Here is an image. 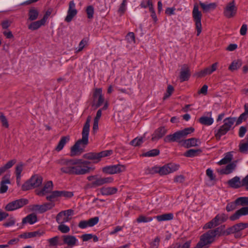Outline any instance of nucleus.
Here are the masks:
<instances>
[{"mask_svg":"<svg viewBox=\"0 0 248 248\" xmlns=\"http://www.w3.org/2000/svg\"><path fill=\"white\" fill-rule=\"evenodd\" d=\"M56 163L62 167L61 171L69 175H82L94 171L95 168L90 165V162L82 159H61Z\"/></svg>","mask_w":248,"mask_h":248,"instance_id":"obj_1","label":"nucleus"},{"mask_svg":"<svg viewBox=\"0 0 248 248\" xmlns=\"http://www.w3.org/2000/svg\"><path fill=\"white\" fill-rule=\"evenodd\" d=\"M194 131L192 127L185 128L183 130L178 131L173 134L168 135L165 137L164 140L166 142H177L182 144V139L186 138L188 134Z\"/></svg>","mask_w":248,"mask_h":248,"instance_id":"obj_2","label":"nucleus"},{"mask_svg":"<svg viewBox=\"0 0 248 248\" xmlns=\"http://www.w3.org/2000/svg\"><path fill=\"white\" fill-rule=\"evenodd\" d=\"M89 143V134L82 132V138L78 140L71 149V156L80 155L84 152V148Z\"/></svg>","mask_w":248,"mask_h":248,"instance_id":"obj_3","label":"nucleus"},{"mask_svg":"<svg viewBox=\"0 0 248 248\" xmlns=\"http://www.w3.org/2000/svg\"><path fill=\"white\" fill-rule=\"evenodd\" d=\"M42 182L43 177L41 176L38 174L33 175L22 185V189L26 191L39 187L42 185Z\"/></svg>","mask_w":248,"mask_h":248,"instance_id":"obj_4","label":"nucleus"},{"mask_svg":"<svg viewBox=\"0 0 248 248\" xmlns=\"http://www.w3.org/2000/svg\"><path fill=\"white\" fill-rule=\"evenodd\" d=\"M235 121V118L228 117L225 119L223 121L224 124L220 127L217 133L216 134V138L219 140L222 136L225 135L231 129Z\"/></svg>","mask_w":248,"mask_h":248,"instance_id":"obj_5","label":"nucleus"},{"mask_svg":"<svg viewBox=\"0 0 248 248\" xmlns=\"http://www.w3.org/2000/svg\"><path fill=\"white\" fill-rule=\"evenodd\" d=\"M192 17L195 23V26L197 31V35L199 36L202 32L201 19L202 14L199 11L198 6L197 4L194 5L192 11Z\"/></svg>","mask_w":248,"mask_h":248,"instance_id":"obj_6","label":"nucleus"},{"mask_svg":"<svg viewBox=\"0 0 248 248\" xmlns=\"http://www.w3.org/2000/svg\"><path fill=\"white\" fill-rule=\"evenodd\" d=\"M214 241L215 237L211 232L208 231L201 236L200 241L197 243L194 248H202L204 246L211 244Z\"/></svg>","mask_w":248,"mask_h":248,"instance_id":"obj_7","label":"nucleus"},{"mask_svg":"<svg viewBox=\"0 0 248 248\" xmlns=\"http://www.w3.org/2000/svg\"><path fill=\"white\" fill-rule=\"evenodd\" d=\"M125 170V166L122 164L108 166L102 168V171L108 174L120 173L124 172Z\"/></svg>","mask_w":248,"mask_h":248,"instance_id":"obj_8","label":"nucleus"},{"mask_svg":"<svg viewBox=\"0 0 248 248\" xmlns=\"http://www.w3.org/2000/svg\"><path fill=\"white\" fill-rule=\"evenodd\" d=\"M28 202V200L21 199L8 203L4 207L7 211H13L21 208Z\"/></svg>","mask_w":248,"mask_h":248,"instance_id":"obj_9","label":"nucleus"},{"mask_svg":"<svg viewBox=\"0 0 248 248\" xmlns=\"http://www.w3.org/2000/svg\"><path fill=\"white\" fill-rule=\"evenodd\" d=\"M237 10V8L235 5V2L233 0L226 5L224 8L223 14L226 17L231 18L235 16Z\"/></svg>","mask_w":248,"mask_h":248,"instance_id":"obj_10","label":"nucleus"},{"mask_svg":"<svg viewBox=\"0 0 248 248\" xmlns=\"http://www.w3.org/2000/svg\"><path fill=\"white\" fill-rule=\"evenodd\" d=\"M113 181V178L112 177H102L98 176L96 181L93 182L91 185H87L85 186V188L88 189L91 187L100 186L105 184L112 183Z\"/></svg>","mask_w":248,"mask_h":248,"instance_id":"obj_11","label":"nucleus"},{"mask_svg":"<svg viewBox=\"0 0 248 248\" xmlns=\"http://www.w3.org/2000/svg\"><path fill=\"white\" fill-rule=\"evenodd\" d=\"M179 167V165L173 163L165 164L160 167V175H166L173 173L178 170Z\"/></svg>","mask_w":248,"mask_h":248,"instance_id":"obj_12","label":"nucleus"},{"mask_svg":"<svg viewBox=\"0 0 248 248\" xmlns=\"http://www.w3.org/2000/svg\"><path fill=\"white\" fill-rule=\"evenodd\" d=\"M62 241V244L67 246L68 248H72L77 245L78 240L77 238L72 235L64 234L61 236Z\"/></svg>","mask_w":248,"mask_h":248,"instance_id":"obj_13","label":"nucleus"},{"mask_svg":"<svg viewBox=\"0 0 248 248\" xmlns=\"http://www.w3.org/2000/svg\"><path fill=\"white\" fill-rule=\"evenodd\" d=\"M74 213V211L69 209L60 212L56 217V221L58 223L67 222L71 219L70 216Z\"/></svg>","mask_w":248,"mask_h":248,"instance_id":"obj_14","label":"nucleus"},{"mask_svg":"<svg viewBox=\"0 0 248 248\" xmlns=\"http://www.w3.org/2000/svg\"><path fill=\"white\" fill-rule=\"evenodd\" d=\"M53 183L51 181L46 182L41 189H37L35 190L36 194L39 196H44L48 195L53 189Z\"/></svg>","mask_w":248,"mask_h":248,"instance_id":"obj_15","label":"nucleus"},{"mask_svg":"<svg viewBox=\"0 0 248 248\" xmlns=\"http://www.w3.org/2000/svg\"><path fill=\"white\" fill-rule=\"evenodd\" d=\"M248 228V223H239L226 229V235L233 233H237L244 229Z\"/></svg>","mask_w":248,"mask_h":248,"instance_id":"obj_16","label":"nucleus"},{"mask_svg":"<svg viewBox=\"0 0 248 248\" xmlns=\"http://www.w3.org/2000/svg\"><path fill=\"white\" fill-rule=\"evenodd\" d=\"M78 13V11L76 9V4L74 0H71L69 3V7L67 11V15L65 18V21L67 22H70Z\"/></svg>","mask_w":248,"mask_h":248,"instance_id":"obj_17","label":"nucleus"},{"mask_svg":"<svg viewBox=\"0 0 248 248\" xmlns=\"http://www.w3.org/2000/svg\"><path fill=\"white\" fill-rule=\"evenodd\" d=\"M102 90L101 88L96 89L93 93V97L94 98V101L96 99H97V102L94 103L93 106H94L95 108H97L99 107L104 102V98L103 97L102 94Z\"/></svg>","mask_w":248,"mask_h":248,"instance_id":"obj_18","label":"nucleus"},{"mask_svg":"<svg viewBox=\"0 0 248 248\" xmlns=\"http://www.w3.org/2000/svg\"><path fill=\"white\" fill-rule=\"evenodd\" d=\"M99 221V217H97L91 218L88 220H81L78 224L80 228L84 229L88 226L92 227L96 225Z\"/></svg>","mask_w":248,"mask_h":248,"instance_id":"obj_19","label":"nucleus"},{"mask_svg":"<svg viewBox=\"0 0 248 248\" xmlns=\"http://www.w3.org/2000/svg\"><path fill=\"white\" fill-rule=\"evenodd\" d=\"M248 215V206H244L237 210L234 214L230 217L232 221L239 219L242 216Z\"/></svg>","mask_w":248,"mask_h":248,"instance_id":"obj_20","label":"nucleus"},{"mask_svg":"<svg viewBox=\"0 0 248 248\" xmlns=\"http://www.w3.org/2000/svg\"><path fill=\"white\" fill-rule=\"evenodd\" d=\"M167 129L164 126L158 128L153 134L152 140L155 141L161 139L167 133Z\"/></svg>","mask_w":248,"mask_h":248,"instance_id":"obj_21","label":"nucleus"},{"mask_svg":"<svg viewBox=\"0 0 248 248\" xmlns=\"http://www.w3.org/2000/svg\"><path fill=\"white\" fill-rule=\"evenodd\" d=\"M10 177V174H7L5 175L4 176H3V177L2 178V180L0 182V193H4L8 190V187L6 185L10 184V181L9 179Z\"/></svg>","mask_w":248,"mask_h":248,"instance_id":"obj_22","label":"nucleus"},{"mask_svg":"<svg viewBox=\"0 0 248 248\" xmlns=\"http://www.w3.org/2000/svg\"><path fill=\"white\" fill-rule=\"evenodd\" d=\"M201 143L200 140L196 138H190L184 140L182 141V146L188 148L191 147L197 146Z\"/></svg>","mask_w":248,"mask_h":248,"instance_id":"obj_23","label":"nucleus"},{"mask_svg":"<svg viewBox=\"0 0 248 248\" xmlns=\"http://www.w3.org/2000/svg\"><path fill=\"white\" fill-rule=\"evenodd\" d=\"M45 233V231L43 230H38L35 232H24L19 235L20 238H23L25 239L32 238L34 237H40Z\"/></svg>","mask_w":248,"mask_h":248,"instance_id":"obj_24","label":"nucleus"},{"mask_svg":"<svg viewBox=\"0 0 248 248\" xmlns=\"http://www.w3.org/2000/svg\"><path fill=\"white\" fill-rule=\"evenodd\" d=\"M99 190L102 195L108 196L116 193L118 189L115 187L104 186L101 187Z\"/></svg>","mask_w":248,"mask_h":248,"instance_id":"obj_25","label":"nucleus"},{"mask_svg":"<svg viewBox=\"0 0 248 248\" xmlns=\"http://www.w3.org/2000/svg\"><path fill=\"white\" fill-rule=\"evenodd\" d=\"M190 77V70L186 65H184L180 72V78L181 82L187 80Z\"/></svg>","mask_w":248,"mask_h":248,"instance_id":"obj_26","label":"nucleus"},{"mask_svg":"<svg viewBox=\"0 0 248 248\" xmlns=\"http://www.w3.org/2000/svg\"><path fill=\"white\" fill-rule=\"evenodd\" d=\"M237 162V161H235L228 164L225 168L220 170V173L224 174H229L232 173L235 169Z\"/></svg>","mask_w":248,"mask_h":248,"instance_id":"obj_27","label":"nucleus"},{"mask_svg":"<svg viewBox=\"0 0 248 248\" xmlns=\"http://www.w3.org/2000/svg\"><path fill=\"white\" fill-rule=\"evenodd\" d=\"M225 226H221L218 228H216L214 230H211L209 231L212 234L213 236L215 238L217 236H220L222 235H226V230H224Z\"/></svg>","mask_w":248,"mask_h":248,"instance_id":"obj_28","label":"nucleus"},{"mask_svg":"<svg viewBox=\"0 0 248 248\" xmlns=\"http://www.w3.org/2000/svg\"><path fill=\"white\" fill-rule=\"evenodd\" d=\"M46 23L41 19L40 20H37L31 22L28 25V29L31 31H35L38 30L42 26H44Z\"/></svg>","mask_w":248,"mask_h":248,"instance_id":"obj_29","label":"nucleus"},{"mask_svg":"<svg viewBox=\"0 0 248 248\" xmlns=\"http://www.w3.org/2000/svg\"><path fill=\"white\" fill-rule=\"evenodd\" d=\"M39 14V12L36 8L32 7L29 11L28 20L30 21H34L37 19L38 17Z\"/></svg>","mask_w":248,"mask_h":248,"instance_id":"obj_30","label":"nucleus"},{"mask_svg":"<svg viewBox=\"0 0 248 248\" xmlns=\"http://www.w3.org/2000/svg\"><path fill=\"white\" fill-rule=\"evenodd\" d=\"M208 114L210 117L203 116L200 118L199 122L202 124L210 125H211L214 122V120L211 117L212 112H208Z\"/></svg>","mask_w":248,"mask_h":248,"instance_id":"obj_31","label":"nucleus"},{"mask_svg":"<svg viewBox=\"0 0 248 248\" xmlns=\"http://www.w3.org/2000/svg\"><path fill=\"white\" fill-rule=\"evenodd\" d=\"M60 193L59 190L51 191L49 194L46 195V199L49 202H54L55 200L61 197Z\"/></svg>","mask_w":248,"mask_h":248,"instance_id":"obj_32","label":"nucleus"},{"mask_svg":"<svg viewBox=\"0 0 248 248\" xmlns=\"http://www.w3.org/2000/svg\"><path fill=\"white\" fill-rule=\"evenodd\" d=\"M202 152L200 149H189L184 154V155L187 157H193L199 155Z\"/></svg>","mask_w":248,"mask_h":248,"instance_id":"obj_33","label":"nucleus"},{"mask_svg":"<svg viewBox=\"0 0 248 248\" xmlns=\"http://www.w3.org/2000/svg\"><path fill=\"white\" fill-rule=\"evenodd\" d=\"M228 183L231 187L234 188H239L241 186L240 178L237 176H235L230 180Z\"/></svg>","mask_w":248,"mask_h":248,"instance_id":"obj_34","label":"nucleus"},{"mask_svg":"<svg viewBox=\"0 0 248 248\" xmlns=\"http://www.w3.org/2000/svg\"><path fill=\"white\" fill-rule=\"evenodd\" d=\"M37 221V216L34 214H31L28 215L22 219V223L25 224L29 223L32 224Z\"/></svg>","mask_w":248,"mask_h":248,"instance_id":"obj_35","label":"nucleus"},{"mask_svg":"<svg viewBox=\"0 0 248 248\" xmlns=\"http://www.w3.org/2000/svg\"><path fill=\"white\" fill-rule=\"evenodd\" d=\"M233 158L232 152H228L225 155L224 157L218 162L219 165H224L230 163Z\"/></svg>","mask_w":248,"mask_h":248,"instance_id":"obj_36","label":"nucleus"},{"mask_svg":"<svg viewBox=\"0 0 248 248\" xmlns=\"http://www.w3.org/2000/svg\"><path fill=\"white\" fill-rule=\"evenodd\" d=\"M173 217L172 213H168L157 216L155 218L158 221H163L172 220Z\"/></svg>","mask_w":248,"mask_h":248,"instance_id":"obj_37","label":"nucleus"},{"mask_svg":"<svg viewBox=\"0 0 248 248\" xmlns=\"http://www.w3.org/2000/svg\"><path fill=\"white\" fill-rule=\"evenodd\" d=\"M242 64V62L241 60H236L233 61L229 67V69L231 71L237 70Z\"/></svg>","mask_w":248,"mask_h":248,"instance_id":"obj_38","label":"nucleus"},{"mask_svg":"<svg viewBox=\"0 0 248 248\" xmlns=\"http://www.w3.org/2000/svg\"><path fill=\"white\" fill-rule=\"evenodd\" d=\"M213 219L215 220V223H217V226L225 222L228 219V216L224 213L218 214Z\"/></svg>","mask_w":248,"mask_h":248,"instance_id":"obj_39","label":"nucleus"},{"mask_svg":"<svg viewBox=\"0 0 248 248\" xmlns=\"http://www.w3.org/2000/svg\"><path fill=\"white\" fill-rule=\"evenodd\" d=\"M200 5L204 12H207L211 10H214L216 8L217 4L215 3H211L206 4L204 3L200 2Z\"/></svg>","mask_w":248,"mask_h":248,"instance_id":"obj_40","label":"nucleus"},{"mask_svg":"<svg viewBox=\"0 0 248 248\" xmlns=\"http://www.w3.org/2000/svg\"><path fill=\"white\" fill-rule=\"evenodd\" d=\"M69 139L70 138L69 136L62 137L56 147V150L57 151H60L62 150L64 145L69 140Z\"/></svg>","mask_w":248,"mask_h":248,"instance_id":"obj_41","label":"nucleus"},{"mask_svg":"<svg viewBox=\"0 0 248 248\" xmlns=\"http://www.w3.org/2000/svg\"><path fill=\"white\" fill-rule=\"evenodd\" d=\"M235 203L237 205L247 206L248 205V197H241L235 200Z\"/></svg>","mask_w":248,"mask_h":248,"instance_id":"obj_42","label":"nucleus"},{"mask_svg":"<svg viewBox=\"0 0 248 248\" xmlns=\"http://www.w3.org/2000/svg\"><path fill=\"white\" fill-rule=\"evenodd\" d=\"M60 237L55 236L47 240L48 245L50 247H56L59 245Z\"/></svg>","mask_w":248,"mask_h":248,"instance_id":"obj_43","label":"nucleus"},{"mask_svg":"<svg viewBox=\"0 0 248 248\" xmlns=\"http://www.w3.org/2000/svg\"><path fill=\"white\" fill-rule=\"evenodd\" d=\"M85 158L91 160H96L95 162H98L99 160L98 153H89L84 155Z\"/></svg>","mask_w":248,"mask_h":248,"instance_id":"obj_44","label":"nucleus"},{"mask_svg":"<svg viewBox=\"0 0 248 248\" xmlns=\"http://www.w3.org/2000/svg\"><path fill=\"white\" fill-rule=\"evenodd\" d=\"M64 223L65 222L59 223L60 225L58 227V229L61 232L63 233H66L69 232L70 229L68 226L64 224Z\"/></svg>","mask_w":248,"mask_h":248,"instance_id":"obj_45","label":"nucleus"},{"mask_svg":"<svg viewBox=\"0 0 248 248\" xmlns=\"http://www.w3.org/2000/svg\"><path fill=\"white\" fill-rule=\"evenodd\" d=\"M160 167L154 166L152 168H148L146 169L145 172L147 174H154L158 173L160 174Z\"/></svg>","mask_w":248,"mask_h":248,"instance_id":"obj_46","label":"nucleus"},{"mask_svg":"<svg viewBox=\"0 0 248 248\" xmlns=\"http://www.w3.org/2000/svg\"><path fill=\"white\" fill-rule=\"evenodd\" d=\"M210 67H208L196 73V75L200 78L205 77L206 75L211 74Z\"/></svg>","mask_w":248,"mask_h":248,"instance_id":"obj_47","label":"nucleus"},{"mask_svg":"<svg viewBox=\"0 0 248 248\" xmlns=\"http://www.w3.org/2000/svg\"><path fill=\"white\" fill-rule=\"evenodd\" d=\"M54 202H45L42 204L43 213L52 209L55 206Z\"/></svg>","mask_w":248,"mask_h":248,"instance_id":"obj_48","label":"nucleus"},{"mask_svg":"<svg viewBox=\"0 0 248 248\" xmlns=\"http://www.w3.org/2000/svg\"><path fill=\"white\" fill-rule=\"evenodd\" d=\"M91 117L90 116H88L85 124L84 125L83 129H82V133H86L87 134H89V131H90V123L91 122Z\"/></svg>","mask_w":248,"mask_h":248,"instance_id":"obj_49","label":"nucleus"},{"mask_svg":"<svg viewBox=\"0 0 248 248\" xmlns=\"http://www.w3.org/2000/svg\"><path fill=\"white\" fill-rule=\"evenodd\" d=\"M159 154V150L158 149H153L148 151L142 154L144 156H155L158 155Z\"/></svg>","mask_w":248,"mask_h":248,"instance_id":"obj_50","label":"nucleus"},{"mask_svg":"<svg viewBox=\"0 0 248 248\" xmlns=\"http://www.w3.org/2000/svg\"><path fill=\"white\" fill-rule=\"evenodd\" d=\"M16 222V219L14 217H11L5 222L3 225L6 227L14 226Z\"/></svg>","mask_w":248,"mask_h":248,"instance_id":"obj_51","label":"nucleus"},{"mask_svg":"<svg viewBox=\"0 0 248 248\" xmlns=\"http://www.w3.org/2000/svg\"><path fill=\"white\" fill-rule=\"evenodd\" d=\"M143 140L142 137L136 138L130 142V144L134 146H139L143 143Z\"/></svg>","mask_w":248,"mask_h":248,"instance_id":"obj_52","label":"nucleus"},{"mask_svg":"<svg viewBox=\"0 0 248 248\" xmlns=\"http://www.w3.org/2000/svg\"><path fill=\"white\" fill-rule=\"evenodd\" d=\"M152 220L153 218L151 217H147L143 215H141L137 218V222L138 223H145L151 221Z\"/></svg>","mask_w":248,"mask_h":248,"instance_id":"obj_53","label":"nucleus"},{"mask_svg":"<svg viewBox=\"0 0 248 248\" xmlns=\"http://www.w3.org/2000/svg\"><path fill=\"white\" fill-rule=\"evenodd\" d=\"M112 154V150H105L100 153H98L99 160L100 161L101 158L102 157H105L110 155Z\"/></svg>","mask_w":248,"mask_h":248,"instance_id":"obj_54","label":"nucleus"},{"mask_svg":"<svg viewBox=\"0 0 248 248\" xmlns=\"http://www.w3.org/2000/svg\"><path fill=\"white\" fill-rule=\"evenodd\" d=\"M31 209L39 213H43L42 204H33L30 206Z\"/></svg>","mask_w":248,"mask_h":248,"instance_id":"obj_55","label":"nucleus"},{"mask_svg":"<svg viewBox=\"0 0 248 248\" xmlns=\"http://www.w3.org/2000/svg\"><path fill=\"white\" fill-rule=\"evenodd\" d=\"M87 17L89 19H92L94 15V8L93 6H88L86 10Z\"/></svg>","mask_w":248,"mask_h":248,"instance_id":"obj_56","label":"nucleus"},{"mask_svg":"<svg viewBox=\"0 0 248 248\" xmlns=\"http://www.w3.org/2000/svg\"><path fill=\"white\" fill-rule=\"evenodd\" d=\"M239 151L242 153L248 152V142L246 143H241L239 145Z\"/></svg>","mask_w":248,"mask_h":248,"instance_id":"obj_57","label":"nucleus"},{"mask_svg":"<svg viewBox=\"0 0 248 248\" xmlns=\"http://www.w3.org/2000/svg\"><path fill=\"white\" fill-rule=\"evenodd\" d=\"M126 39L130 43H135V36L134 33L133 32H129L126 36Z\"/></svg>","mask_w":248,"mask_h":248,"instance_id":"obj_58","label":"nucleus"},{"mask_svg":"<svg viewBox=\"0 0 248 248\" xmlns=\"http://www.w3.org/2000/svg\"><path fill=\"white\" fill-rule=\"evenodd\" d=\"M16 163V159H13L9 161L4 166L1 168L5 172L7 169L11 168Z\"/></svg>","mask_w":248,"mask_h":248,"instance_id":"obj_59","label":"nucleus"},{"mask_svg":"<svg viewBox=\"0 0 248 248\" xmlns=\"http://www.w3.org/2000/svg\"><path fill=\"white\" fill-rule=\"evenodd\" d=\"M173 181L176 183H183L185 181V177L182 174L176 175L174 177Z\"/></svg>","mask_w":248,"mask_h":248,"instance_id":"obj_60","label":"nucleus"},{"mask_svg":"<svg viewBox=\"0 0 248 248\" xmlns=\"http://www.w3.org/2000/svg\"><path fill=\"white\" fill-rule=\"evenodd\" d=\"M53 8H49L47 11L46 12L43 18L42 19V20L46 23L48 17L50 16L51 13L53 12Z\"/></svg>","mask_w":248,"mask_h":248,"instance_id":"obj_61","label":"nucleus"},{"mask_svg":"<svg viewBox=\"0 0 248 248\" xmlns=\"http://www.w3.org/2000/svg\"><path fill=\"white\" fill-rule=\"evenodd\" d=\"M23 170V164L20 163L16 167L15 174L16 176H21V173Z\"/></svg>","mask_w":248,"mask_h":248,"instance_id":"obj_62","label":"nucleus"},{"mask_svg":"<svg viewBox=\"0 0 248 248\" xmlns=\"http://www.w3.org/2000/svg\"><path fill=\"white\" fill-rule=\"evenodd\" d=\"M173 91V87L171 85H169L168 86L167 92L163 97V99H166V98H168L172 94Z\"/></svg>","mask_w":248,"mask_h":248,"instance_id":"obj_63","label":"nucleus"},{"mask_svg":"<svg viewBox=\"0 0 248 248\" xmlns=\"http://www.w3.org/2000/svg\"><path fill=\"white\" fill-rule=\"evenodd\" d=\"M237 203H235V201L234 202L228 203L226 206V210L228 212L232 211L236 209Z\"/></svg>","mask_w":248,"mask_h":248,"instance_id":"obj_64","label":"nucleus"}]
</instances>
